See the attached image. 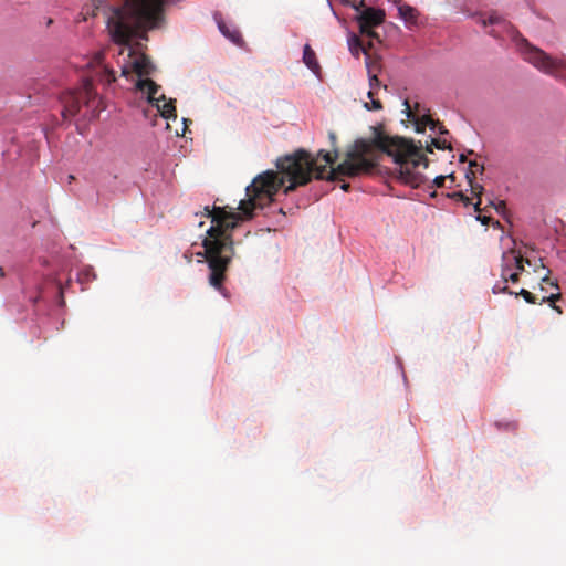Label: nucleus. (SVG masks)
Segmentation results:
<instances>
[{"label":"nucleus","mask_w":566,"mask_h":566,"mask_svg":"<svg viewBox=\"0 0 566 566\" xmlns=\"http://www.w3.org/2000/svg\"><path fill=\"white\" fill-rule=\"evenodd\" d=\"M492 292L494 294L509 293V289H507L506 283H504V281H503V282H497L496 284H494V286L492 287ZM510 294H513V293L510 292Z\"/></svg>","instance_id":"nucleus-16"},{"label":"nucleus","mask_w":566,"mask_h":566,"mask_svg":"<svg viewBox=\"0 0 566 566\" xmlns=\"http://www.w3.org/2000/svg\"><path fill=\"white\" fill-rule=\"evenodd\" d=\"M518 276H520L518 272H514L512 270V272L509 273V281L515 283L518 281Z\"/></svg>","instance_id":"nucleus-18"},{"label":"nucleus","mask_w":566,"mask_h":566,"mask_svg":"<svg viewBox=\"0 0 566 566\" xmlns=\"http://www.w3.org/2000/svg\"><path fill=\"white\" fill-rule=\"evenodd\" d=\"M214 20L218 29L223 36L229 39L232 43L238 44L242 39L241 34L237 29H231L221 18L220 13H214Z\"/></svg>","instance_id":"nucleus-9"},{"label":"nucleus","mask_w":566,"mask_h":566,"mask_svg":"<svg viewBox=\"0 0 566 566\" xmlns=\"http://www.w3.org/2000/svg\"><path fill=\"white\" fill-rule=\"evenodd\" d=\"M340 2L344 4V6H349L350 8H353L355 11H359L361 7L365 6V0H360L359 2H356V0H340ZM327 3L328 6L331 7V9L333 10V6H332V2L331 0H327Z\"/></svg>","instance_id":"nucleus-13"},{"label":"nucleus","mask_w":566,"mask_h":566,"mask_svg":"<svg viewBox=\"0 0 566 566\" xmlns=\"http://www.w3.org/2000/svg\"><path fill=\"white\" fill-rule=\"evenodd\" d=\"M506 260L512 264V270L514 272H518L520 274L524 270L523 258L521 255L515 254L514 251L503 252L502 261Z\"/></svg>","instance_id":"nucleus-11"},{"label":"nucleus","mask_w":566,"mask_h":566,"mask_svg":"<svg viewBox=\"0 0 566 566\" xmlns=\"http://www.w3.org/2000/svg\"><path fill=\"white\" fill-rule=\"evenodd\" d=\"M395 168L392 175L396 179L411 188H418L426 182L421 168L428 167L424 154L410 140L401 139L399 149L394 154Z\"/></svg>","instance_id":"nucleus-5"},{"label":"nucleus","mask_w":566,"mask_h":566,"mask_svg":"<svg viewBox=\"0 0 566 566\" xmlns=\"http://www.w3.org/2000/svg\"><path fill=\"white\" fill-rule=\"evenodd\" d=\"M328 137H329V139H331L332 144L334 145V144H335V142H336V135H335V133L329 132Z\"/></svg>","instance_id":"nucleus-21"},{"label":"nucleus","mask_w":566,"mask_h":566,"mask_svg":"<svg viewBox=\"0 0 566 566\" xmlns=\"http://www.w3.org/2000/svg\"><path fill=\"white\" fill-rule=\"evenodd\" d=\"M370 86L374 87L375 85H378V78L376 75H373L369 77Z\"/></svg>","instance_id":"nucleus-20"},{"label":"nucleus","mask_w":566,"mask_h":566,"mask_svg":"<svg viewBox=\"0 0 566 566\" xmlns=\"http://www.w3.org/2000/svg\"><path fill=\"white\" fill-rule=\"evenodd\" d=\"M365 107L367 109H375V111H378L380 109L382 106H381V103L377 99H371V103H370V106L366 103L365 104Z\"/></svg>","instance_id":"nucleus-17"},{"label":"nucleus","mask_w":566,"mask_h":566,"mask_svg":"<svg viewBox=\"0 0 566 566\" xmlns=\"http://www.w3.org/2000/svg\"><path fill=\"white\" fill-rule=\"evenodd\" d=\"M56 315H57V316H56V319H60V316H61V315H60V313H57ZM57 322H59V321H56V323H57Z\"/></svg>","instance_id":"nucleus-26"},{"label":"nucleus","mask_w":566,"mask_h":566,"mask_svg":"<svg viewBox=\"0 0 566 566\" xmlns=\"http://www.w3.org/2000/svg\"><path fill=\"white\" fill-rule=\"evenodd\" d=\"M514 295H515V296H518V295L523 296V298H524L527 303H531V304H533V303H535V302H536V301H535V296H534L531 292H528L527 290H525V289H521V291H520L518 293H514Z\"/></svg>","instance_id":"nucleus-15"},{"label":"nucleus","mask_w":566,"mask_h":566,"mask_svg":"<svg viewBox=\"0 0 566 566\" xmlns=\"http://www.w3.org/2000/svg\"><path fill=\"white\" fill-rule=\"evenodd\" d=\"M512 272V264L506 260L503 261L501 276L504 283L509 282V273Z\"/></svg>","instance_id":"nucleus-14"},{"label":"nucleus","mask_w":566,"mask_h":566,"mask_svg":"<svg viewBox=\"0 0 566 566\" xmlns=\"http://www.w3.org/2000/svg\"><path fill=\"white\" fill-rule=\"evenodd\" d=\"M470 167H471V168H472V167H476V168H479L480 170H483V167H480L475 161L470 163Z\"/></svg>","instance_id":"nucleus-23"},{"label":"nucleus","mask_w":566,"mask_h":566,"mask_svg":"<svg viewBox=\"0 0 566 566\" xmlns=\"http://www.w3.org/2000/svg\"><path fill=\"white\" fill-rule=\"evenodd\" d=\"M355 20L358 23L361 34L374 36V28L380 25L385 20V11L379 8L367 7L366 4L356 11Z\"/></svg>","instance_id":"nucleus-7"},{"label":"nucleus","mask_w":566,"mask_h":566,"mask_svg":"<svg viewBox=\"0 0 566 566\" xmlns=\"http://www.w3.org/2000/svg\"><path fill=\"white\" fill-rule=\"evenodd\" d=\"M394 4L398 10V17L402 20L407 29L412 30L419 25L420 12L418 9L402 0H395Z\"/></svg>","instance_id":"nucleus-8"},{"label":"nucleus","mask_w":566,"mask_h":566,"mask_svg":"<svg viewBox=\"0 0 566 566\" xmlns=\"http://www.w3.org/2000/svg\"><path fill=\"white\" fill-rule=\"evenodd\" d=\"M167 0H86L84 2L85 20L87 15L102 14L117 51V65L122 76L136 74V88L156 105L166 119H176L174 101H166L165 95L156 97L159 90L154 81L144 78L153 74L155 66L143 53L132 45L133 39L146 40V31L157 25L159 13Z\"/></svg>","instance_id":"nucleus-2"},{"label":"nucleus","mask_w":566,"mask_h":566,"mask_svg":"<svg viewBox=\"0 0 566 566\" xmlns=\"http://www.w3.org/2000/svg\"><path fill=\"white\" fill-rule=\"evenodd\" d=\"M96 274L93 270V268L87 266L82 269L77 274V280L81 284L88 283L93 280H95Z\"/></svg>","instance_id":"nucleus-12"},{"label":"nucleus","mask_w":566,"mask_h":566,"mask_svg":"<svg viewBox=\"0 0 566 566\" xmlns=\"http://www.w3.org/2000/svg\"><path fill=\"white\" fill-rule=\"evenodd\" d=\"M443 181H444V177L443 176H437L434 178V182L437 184L438 187L442 186Z\"/></svg>","instance_id":"nucleus-19"},{"label":"nucleus","mask_w":566,"mask_h":566,"mask_svg":"<svg viewBox=\"0 0 566 566\" xmlns=\"http://www.w3.org/2000/svg\"><path fill=\"white\" fill-rule=\"evenodd\" d=\"M483 27L491 25L490 35L503 41H511L525 61L534 65L541 72L555 76L556 78L566 77V60H556L547 55L543 50L533 46L522 34L511 24L510 21L491 12L488 19H481Z\"/></svg>","instance_id":"nucleus-4"},{"label":"nucleus","mask_w":566,"mask_h":566,"mask_svg":"<svg viewBox=\"0 0 566 566\" xmlns=\"http://www.w3.org/2000/svg\"><path fill=\"white\" fill-rule=\"evenodd\" d=\"M460 160L463 161L464 160V156L463 155H460Z\"/></svg>","instance_id":"nucleus-25"},{"label":"nucleus","mask_w":566,"mask_h":566,"mask_svg":"<svg viewBox=\"0 0 566 566\" xmlns=\"http://www.w3.org/2000/svg\"><path fill=\"white\" fill-rule=\"evenodd\" d=\"M340 188L344 190V191H348L349 189V184L343 181L342 185H340Z\"/></svg>","instance_id":"nucleus-22"},{"label":"nucleus","mask_w":566,"mask_h":566,"mask_svg":"<svg viewBox=\"0 0 566 566\" xmlns=\"http://www.w3.org/2000/svg\"><path fill=\"white\" fill-rule=\"evenodd\" d=\"M81 69H90V73L83 77L78 90H69L62 96L64 119L82 116L84 119H94L99 114L101 98L94 90V82L109 85L115 81V71L109 67L102 53L85 61Z\"/></svg>","instance_id":"nucleus-3"},{"label":"nucleus","mask_w":566,"mask_h":566,"mask_svg":"<svg viewBox=\"0 0 566 566\" xmlns=\"http://www.w3.org/2000/svg\"><path fill=\"white\" fill-rule=\"evenodd\" d=\"M3 275H4L3 269L0 266V276H3Z\"/></svg>","instance_id":"nucleus-24"},{"label":"nucleus","mask_w":566,"mask_h":566,"mask_svg":"<svg viewBox=\"0 0 566 566\" xmlns=\"http://www.w3.org/2000/svg\"><path fill=\"white\" fill-rule=\"evenodd\" d=\"M303 62L308 70H311L316 76L321 74V66L316 59L315 52L312 50L310 44H305L303 48Z\"/></svg>","instance_id":"nucleus-10"},{"label":"nucleus","mask_w":566,"mask_h":566,"mask_svg":"<svg viewBox=\"0 0 566 566\" xmlns=\"http://www.w3.org/2000/svg\"><path fill=\"white\" fill-rule=\"evenodd\" d=\"M403 105L406 107L405 112L407 117L415 120L418 132L428 127L432 133L441 135V137L432 139V144L438 149H447L451 147L450 142L446 137L449 135V132L443 125L431 118L429 114L424 113V109H422L419 104L416 105V115H413L408 99L403 102Z\"/></svg>","instance_id":"nucleus-6"},{"label":"nucleus","mask_w":566,"mask_h":566,"mask_svg":"<svg viewBox=\"0 0 566 566\" xmlns=\"http://www.w3.org/2000/svg\"><path fill=\"white\" fill-rule=\"evenodd\" d=\"M375 149L371 143L365 139H357L347 150L345 160L336 169L327 170V165L332 164L337 157V150L334 155L323 149L318 150L317 156L300 149L292 155L279 158L276 167L279 174L265 171L256 176L245 188L247 199L240 200L239 212H227L224 208L205 207V214L211 218V226L207 229V237L202 241V252H197L198 256H203L210 269L209 283L218 291H222L224 271L231 261L233 251V240L231 231L235 229L241 220L251 219L258 210H263L274 200V196L284 187V193L287 195L298 186L306 185L313 176L317 179L336 180L339 176L356 177L361 174H369L375 166Z\"/></svg>","instance_id":"nucleus-1"},{"label":"nucleus","mask_w":566,"mask_h":566,"mask_svg":"<svg viewBox=\"0 0 566 566\" xmlns=\"http://www.w3.org/2000/svg\"><path fill=\"white\" fill-rule=\"evenodd\" d=\"M525 2L528 4V3H530V0H525Z\"/></svg>","instance_id":"nucleus-27"}]
</instances>
